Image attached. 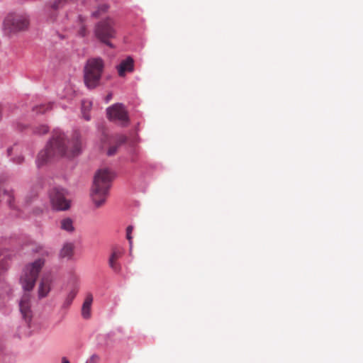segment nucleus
<instances>
[{"instance_id": "423d86ee", "label": "nucleus", "mask_w": 363, "mask_h": 363, "mask_svg": "<svg viewBox=\"0 0 363 363\" xmlns=\"http://www.w3.org/2000/svg\"><path fill=\"white\" fill-rule=\"evenodd\" d=\"M95 37L102 43L113 48L114 45L110 40L116 37V30L114 28V22L112 19L108 18L98 22L94 29Z\"/></svg>"}, {"instance_id": "6ab92c4d", "label": "nucleus", "mask_w": 363, "mask_h": 363, "mask_svg": "<svg viewBox=\"0 0 363 363\" xmlns=\"http://www.w3.org/2000/svg\"><path fill=\"white\" fill-rule=\"evenodd\" d=\"M108 5L106 4H101L98 6L97 9L93 11L91 14V17L97 18H99L101 15L106 13L108 10Z\"/></svg>"}, {"instance_id": "c756f323", "label": "nucleus", "mask_w": 363, "mask_h": 363, "mask_svg": "<svg viewBox=\"0 0 363 363\" xmlns=\"http://www.w3.org/2000/svg\"><path fill=\"white\" fill-rule=\"evenodd\" d=\"M23 160H24V158L23 156H18V157L13 159V162L16 164H21L23 162Z\"/></svg>"}, {"instance_id": "f257e3e1", "label": "nucleus", "mask_w": 363, "mask_h": 363, "mask_svg": "<svg viewBox=\"0 0 363 363\" xmlns=\"http://www.w3.org/2000/svg\"><path fill=\"white\" fill-rule=\"evenodd\" d=\"M80 138V134L76 132L69 140L61 130L55 129L45 149L40 151L38 155L37 166L40 167L55 158L73 157L79 155L82 152Z\"/></svg>"}, {"instance_id": "6e6552de", "label": "nucleus", "mask_w": 363, "mask_h": 363, "mask_svg": "<svg viewBox=\"0 0 363 363\" xmlns=\"http://www.w3.org/2000/svg\"><path fill=\"white\" fill-rule=\"evenodd\" d=\"M50 199L52 207L57 211H66L69 208V201L65 198L64 189L54 187L50 191Z\"/></svg>"}, {"instance_id": "9d476101", "label": "nucleus", "mask_w": 363, "mask_h": 363, "mask_svg": "<svg viewBox=\"0 0 363 363\" xmlns=\"http://www.w3.org/2000/svg\"><path fill=\"white\" fill-rule=\"evenodd\" d=\"M117 70L120 77H123L126 72H131L134 69V61L131 57H128L122 60L117 66Z\"/></svg>"}, {"instance_id": "9b49d317", "label": "nucleus", "mask_w": 363, "mask_h": 363, "mask_svg": "<svg viewBox=\"0 0 363 363\" xmlns=\"http://www.w3.org/2000/svg\"><path fill=\"white\" fill-rule=\"evenodd\" d=\"M86 18L81 14H77L75 18V26L77 28V33L80 37H86L88 34V30L85 24Z\"/></svg>"}, {"instance_id": "2eb2a0df", "label": "nucleus", "mask_w": 363, "mask_h": 363, "mask_svg": "<svg viewBox=\"0 0 363 363\" xmlns=\"http://www.w3.org/2000/svg\"><path fill=\"white\" fill-rule=\"evenodd\" d=\"M5 179L3 177H0V201L2 199H6V202L8 203L9 206L11 208L12 207V201L13 199V196L12 192H10L7 190H2L1 186L3 183L4 182Z\"/></svg>"}, {"instance_id": "f8f14e48", "label": "nucleus", "mask_w": 363, "mask_h": 363, "mask_svg": "<svg viewBox=\"0 0 363 363\" xmlns=\"http://www.w3.org/2000/svg\"><path fill=\"white\" fill-rule=\"evenodd\" d=\"M113 333H108L105 334H99L97 336V344L100 347H109L113 343Z\"/></svg>"}, {"instance_id": "b1692460", "label": "nucleus", "mask_w": 363, "mask_h": 363, "mask_svg": "<svg viewBox=\"0 0 363 363\" xmlns=\"http://www.w3.org/2000/svg\"><path fill=\"white\" fill-rule=\"evenodd\" d=\"M127 141V137L124 135H118L116 138V143L118 147L124 144Z\"/></svg>"}, {"instance_id": "473e14b6", "label": "nucleus", "mask_w": 363, "mask_h": 363, "mask_svg": "<svg viewBox=\"0 0 363 363\" xmlns=\"http://www.w3.org/2000/svg\"><path fill=\"white\" fill-rule=\"evenodd\" d=\"M112 99V94L109 93L105 98L106 103H108Z\"/></svg>"}, {"instance_id": "cd10ccee", "label": "nucleus", "mask_w": 363, "mask_h": 363, "mask_svg": "<svg viewBox=\"0 0 363 363\" xmlns=\"http://www.w3.org/2000/svg\"><path fill=\"white\" fill-rule=\"evenodd\" d=\"M82 117L86 121H89L91 119L90 115L88 114L86 112H85V103H82Z\"/></svg>"}, {"instance_id": "4be33fe9", "label": "nucleus", "mask_w": 363, "mask_h": 363, "mask_svg": "<svg viewBox=\"0 0 363 363\" xmlns=\"http://www.w3.org/2000/svg\"><path fill=\"white\" fill-rule=\"evenodd\" d=\"M108 265L115 272H120L121 270V266L117 260L109 259Z\"/></svg>"}, {"instance_id": "1a4fd4ad", "label": "nucleus", "mask_w": 363, "mask_h": 363, "mask_svg": "<svg viewBox=\"0 0 363 363\" xmlns=\"http://www.w3.org/2000/svg\"><path fill=\"white\" fill-rule=\"evenodd\" d=\"M52 280L49 275H43L39 283L38 296L40 299L46 297L51 290Z\"/></svg>"}, {"instance_id": "bb28decb", "label": "nucleus", "mask_w": 363, "mask_h": 363, "mask_svg": "<svg viewBox=\"0 0 363 363\" xmlns=\"http://www.w3.org/2000/svg\"><path fill=\"white\" fill-rule=\"evenodd\" d=\"M122 255V252L119 250H113L109 259L118 260Z\"/></svg>"}, {"instance_id": "aec40b11", "label": "nucleus", "mask_w": 363, "mask_h": 363, "mask_svg": "<svg viewBox=\"0 0 363 363\" xmlns=\"http://www.w3.org/2000/svg\"><path fill=\"white\" fill-rule=\"evenodd\" d=\"M73 0H55L51 4V8L54 10L62 9L65 5L70 3Z\"/></svg>"}, {"instance_id": "72a5a7b5", "label": "nucleus", "mask_w": 363, "mask_h": 363, "mask_svg": "<svg viewBox=\"0 0 363 363\" xmlns=\"http://www.w3.org/2000/svg\"><path fill=\"white\" fill-rule=\"evenodd\" d=\"M62 363H70L69 361L67 359V357H63L62 358Z\"/></svg>"}, {"instance_id": "5701e85b", "label": "nucleus", "mask_w": 363, "mask_h": 363, "mask_svg": "<svg viewBox=\"0 0 363 363\" xmlns=\"http://www.w3.org/2000/svg\"><path fill=\"white\" fill-rule=\"evenodd\" d=\"M133 230V227L132 225H128L126 228V238L128 240L130 248H131L132 244H133V241H132L133 238L131 235Z\"/></svg>"}, {"instance_id": "0eeeda50", "label": "nucleus", "mask_w": 363, "mask_h": 363, "mask_svg": "<svg viewBox=\"0 0 363 363\" xmlns=\"http://www.w3.org/2000/svg\"><path fill=\"white\" fill-rule=\"evenodd\" d=\"M107 116L109 120L120 123L122 126H127L129 123L128 111L123 104H115L106 108Z\"/></svg>"}, {"instance_id": "f704fd0d", "label": "nucleus", "mask_w": 363, "mask_h": 363, "mask_svg": "<svg viewBox=\"0 0 363 363\" xmlns=\"http://www.w3.org/2000/svg\"><path fill=\"white\" fill-rule=\"evenodd\" d=\"M13 147H12L8 148L7 153H8L9 155H11V153L13 151Z\"/></svg>"}, {"instance_id": "412c9836", "label": "nucleus", "mask_w": 363, "mask_h": 363, "mask_svg": "<svg viewBox=\"0 0 363 363\" xmlns=\"http://www.w3.org/2000/svg\"><path fill=\"white\" fill-rule=\"evenodd\" d=\"M49 128L45 125H40L35 127L33 130V133L37 135H43L48 132Z\"/></svg>"}, {"instance_id": "ddd939ff", "label": "nucleus", "mask_w": 363, "mask_h": 363, "mask_svg": "<svg viewBox=\"0 0 363 363\" xmlns=\"http://www.w3.org/2000/svg\"><path fill=\"white\" fill-rule=\"evenodd\" d=\"M92 301V295L91 294H87L82 307V315L85 319H88L91 316V306Z\"/></svg>"}, {"instance_id": "20e7f679", "label": "nucleus", "mask_w": 363, "mask_h": 363, "mask_svg": "<svg viewBox=\"0 0 363 363\" xmlns=\"http://www.w3.org/2000/svg\"><path fill=\"white\" fill-rule=\"evenodd\" d=\"M30 26V17L26 13L11 12L3 21L2 29L5 35L11 37L26 31Z\"/></svg>"}, {"instance_id": "2f4dec72", "label": "nucleus", "mask_w": 363, "mask_h": 363, "mask_svg": "<svg viewBox=\"0 0 363 363\" xmlns=\"http://www.w3.org/2000/svg\"><path fill=\"white\" fill-rule=\"evenodd\" d=\"M82 103H85V112H86V110H89L91 106V101H83Z\"/></svg>"}, {"instance_id": "7c9ffc66", "label": "nucleus", "mask_w": 363, "mask_h": 363, "mask_svg": "<svg viewBox=\"0 0 363 363\" xmlns=\"http://www.w3.org/2000/svg\"><path fill=\"white\" fill-rule=\"evenodd\" d=\"M45 247L43 245H38L35 248L33 249V252L35 253H39L41 252L43 249H44Z\"/></svg>"}, {"instance_id": "dca6fc26", "label": "nucleus", "mask_w": 363, "mask_h": 363, "mask_svg": "<svg viewBox=\"0 0 363 363\" xmlns=\"http://www.w3.org/2000/svg\"><path fill=\"white\" fill-rule=\"evenodd\" d=\"M10 258V255L6 250H0V274L7 269Z\"/></svg>"}, {"instance_id": "7ed1b4c3", "label": "nucleus", "mask_w": 363, "mask_h": 363, "mask_svg": "<svg viewBox=\"0 0 363 363\" xmlns=\"http://www.w3.org/2000/svg\"><path fill=\"white\" fill-rule=\"evenodd\" d=\"M112 179L113 174L108 169H99L96 173L90 193L96 207L105 203Z\"/></svg>"}, {"instance_id": "a211bd4d", "label": "nucleus", "mask_w": 363, "mask_h": 363, "mask_svg": "<svg viewBox=\"0 0 363 363\" xmlns=\"http://www.w3.org/2000/svg\"><path fill=\"white\" fill-rule=\"evenodd\" d=\"M76 294H77V291L75 290H72L67 294V295L65 298V300L62 304V309H67L70 306L74 298L76 296Z\"/></svg>"}, {"instance_id": "4468645a", "label": "nucleus", "mask_w": 363, "mask_h": 363, "mask_svg": "<svg viewBox=\"0 0 363 363\" xmlns=\"http://www.w3.org/2000/svg\"><path fill=\"white\" fill-rule=\"evenodd\" d=\"M74 249V245L72 242H67L64 244L60 252V256L62 258L71 259Z\"/></svg>"}, {"instance_id": "39448f33", "label": "nucleus", "mask_w": 363, "mask_h": 363, "mask_svg": "<svg viewBox=\"0 0 363 363\" xmlns=\"http://www.w3.org/2000/svg\"><path fill=\"white\" fill-rule=\"evenodd\" d=\"M104 66V62L100 57L87 60L84 68V80L88 89H94L100 84Z\"/></svg>"}, {"instance_id": "a878e982", "label": "nucleus", "mask_w": 363, "mask_h": 363, "mask_svg": "<svg viewBox=\"0 0 363 363\" xmlns=\"http://www.w3.org/2000/svg\"><path fill=\"white\" fill-rule=\"evenodd\" d=\"M100 357L96 354H93L89 359L86 362V363H99Z\"/></svg>"}, {"instance_id": "f03ea898", "label": "nucleus", "mask_w": 363, "mask_h": 363, "mask_svg": "<svg viewBox=\"0 0 363 363\" xmlns=\"http://www.w3.org/2000/svg\"><path fill=\"white\" fill-rule=\"evenodd\" d=\"M43 266L44 260L42 259H35L34 262L26 264L20 279L22 288L25 292L21 296L18 305L22 317L27 323H29L32 318L30 291L34 288Z\"/></svg>"}, {"instance_id": "c85d7f7f", "label": "nucleus", "mask_w": 363, "mask_h": 363, "mask_svg": "<svg viewBox=\"0 0 363 363\" xmlns=\"http://www.w3.org/2000/svg\"><path fill=\"white\" fill-rule=\"evenodd\" d=\"M118 145H113V146H111L108 148V151H107V155L108 156H113V155L116 154V152H117L118 150Z\"/></svg>"}, {"instance_id": "f3484780", "label": "nucleus", "mask_w": 363, "mask_h": 363, "mask_svg": "<svg viewBox=\"0 0 363 363\" xmlns=\"http://www.w3.org/2000/svg\"><path fill=\"white\" fill-rule=\"evenodd\" d=\"M60 228L67 233L74 231L73 220L70 218H65L60 221Z\"/></svg>"}, {"instance_id": "393cba45", "label": "nucleus", "mask_w": 363, "mask_h": 363, "mask_svg": "<svg viewBox=\"0 0 363 363\" xmlns=\"http://www.w3.org/2000/svg\"><path fill=\"white\" fill-rule=\"evenodd\" d=\"M51 253H52L51 250L50 248L45 247L44 249H43L41 250V252H40L38 253L42 257L38 258V259H42L45 261L44 258H43V257H48Z\"/></svg>"}]
</instances>
